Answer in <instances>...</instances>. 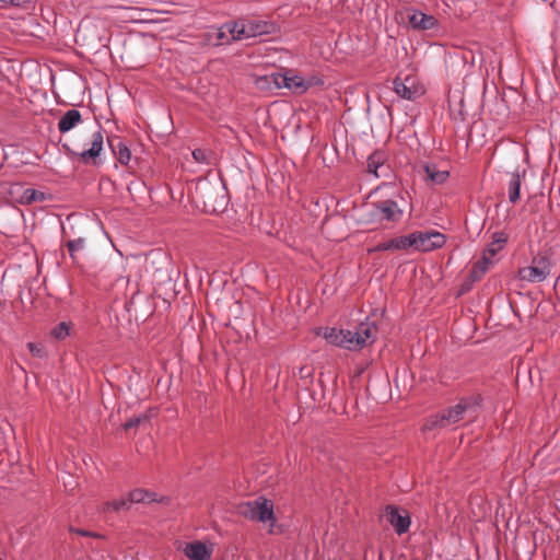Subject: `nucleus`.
I'll list each match as a JSON object with an SVG mask.
<instances>
[{"mask_svg": "<svg viewBox=\"0 0 560 560\" xmlns=\"http://www.w3.org/2000/svg\"><path fill=\"white\" fill-rule=\"evenodd\" d=\"M551 271L550 259L546 256L534 257L530 266L518 269L517 276L522 281L539 283L545 281Z\"/></svg>", "mask_w": 560, "mask_h": 560, "instance_id": "obj_8", "label": "nucleus"}, {"mask_svg": "<svg viewBox=\"0 0 560 560\" xmlns=\"http://www.w3.org/2000/svg\"><path fill=\"white\" fill-rule=\"evenodd\" d=\"M236 38L247 40L262 35H270L278 31L272 21L257 18H242L235 21Z\"/></svg>", "mask_w": 560, "mask_h": 560, "instance_id": "obj_4", "label": "nucleus"}, {"mask_svg": "<svg viewBox=\"0 0 560 560\" xmlns=\"http://www.w3.org/2000/svg\"><path fill=\"white\" fill-rule=\"evenodd\" d=\"M377 328L373 323H361L354 331L348 329H337L335 327L323 328L318 335H322L325 340L335 347H340L347 350L362 349L369 341H373Z\"/></svg>", "mask_w": 560, "mask_h": 560, "instance_id": "obj_1", "label": "nucleus"}, {"mask_svg": "<svg viewBox=\"0 0 560 560\" xmlns=\"http://www.w3.org/2000/svg\"><path fill=\"white\" fill-rule=\"evenodd\" d=\"M131 506L129 497L121 498L119 500L108 501L104 504V510L107 512L114 511L119 512L124 510H129Z\"/></svg>", "mask_w": 560, "mask_h": 560, "instance_id": "obj_24", "label": "nucleus"}, {"mask_svg": "<svg viewBox=\"0 0 560 560\" xmlns=\"http://www.w3.org/2000/svg\"><path fill=\"white\" fill-rule=\"evenodd\" d=\"M479 409V402L474 398H463L459 402L446 410L441 415L432 418L427 422V429L431 430L435 427L448 428L457 424L464 419L474 418Z\"/></svg>", "mask_w": 560, "mask_h": 560, "instance_id": "obj_3", "label": "nucleus"}, {"mask_svg": "<svg viewBox=\"0 0 560 560\" xmlns=\"http://www.w3.org/2000/svg\"><path fill=\"white\" fill-rule=\"evenodd\" d=\"M521 173L518 171L510 173V180L508 183L509 200L515 203L520 199L521 191Z\"/></svg>", "mask_w": 560, "mask_h": 560, "instance_id": "obj_18", "label": "nucleus"}, {"mask_svg": "<svg viewBox=\"0 0 560 560\" xmlns=\"http://www.w3.org/2000/svg\"><path fill=\"white\" fill-rule=\"evenodd\" d=\"M384 516L398 535L408 532L411 522L406 511H400L398 508L389 505L386 508Z\"/></svg>", "mask_w": 560, "mask_h": 560, "instance_id": "obj_12", "label": "nucleus"}, {"mask_svg": "<svg viewBox=\"0 0 560 560\" xmlns=\"http://www.w3.org/2000/svg\"><path fill=\"white\" fill-rule=\"evenodd\" d=\"M113 153L116 155L119 163L128 165L131 160V152L121 140L117 142H109Z\"/></svg>", "mask_w": 560, "mask_h": 560, "instance_id": "obj_20", "label": "nucleus"}, {"mask_svg": "<svg viewBox=\"0 0 560 560\" xmlns=\"http://www.w3.org/2000/svg\"><path fill=\"white\" fill-rule=\"evenodd\" d=\"M0 2L2 3L3 7L20 4V0H0Z\"/></svg>", "mask_w": 560, "mask_h": 560, "instance_id": "obj_33", "label": "nucleus"}, {"mask_svg": "<svg viewBox=\"0 0 560 560\" xmlns=\"http://www.w3.org/2000/svg\"><path fill=\"white\" fill-rule=\"evenodd\" d=\"M368 172L375 178L388 176L389 166L385 164V154L380 151L373 152L368 158Z\"/></svg>", "mask_w": 560, "mask_h": 560, "instance_id": "obj_15", "label": "nucleus"}, {"mask_svg": "<svg viewBox=\"0 0 560 560\" xmlns=\"http://www.w3.org/2000/svg\"><path fill=\"white\" fill-rule=\"evenodd\" d=\"M67 247L70 254V257L74 264L79 262L78 254L85 248V240L83 237H78L75 240H70L67 242Z\"/></svg>", "mask_w": 560, "mask_h": 560, "instance_id": "obj_23", "label": "nucleus"}, {"mask_svg": "<svg viewBox=\"0 0 560 560\" xmlns=\"http://www.w3.org/2000/svg\"><path fill=\"white\" fill-rule=\"evenodd\" d=\"M70 532L73 534L80 535V536H84V537H96L95 533H92V532H89L85 529L70 527Z\"/></svg>", "mask_w": 560, "mask_h": 560, "instance_id": "obj_31", "label": "nucleus"}, {"mask_svg": "<svg viewBox=\"0 0 560 560\" xmlns=\"http://www.w3.org/2000/svg\"><path fill=\"white\" fill-rule=\"evenodd\" d=\"M176 549L188 560H210L213 553V544L210 541H178Z\"/></svg>", "mask_w": 560, "mask_h": 560, "instance_id": "obj_10", "label": "nucleus"}, {"mask_svg": "<svg viewBox=\"0 0 560 560\" xmlns=\"http://www.w3.org/2000/svg\"><path fill=\"white\" fill-rule=\"evenodd\" d=\"M388 250H393L390 240L377 244L376 246L373 247V249L371 252L378 253V252H388Z\"/></svg>", "mask_w": 560, "mask_h": 560, "instance_id": "obj_30", "label": "nucleus"}, {"mask_svg": "<svg viewBox=\"0 0 560 560\" xmlns=\"http://www.w3.org/2000/svg\"><path fill=\"white\" fill-rule=\"evenodd\" d=\"M81 121V113L78 109L67 110L58 121V130L66 133Z\"/></svg>", "mask_w": 560, "mask_h": 560, "instance_id": "obj_17", "label": "nucleus"}, {"mask_svg": "<svg viewBox=\"0 0 560 560\" xmlns=\"http://www.w3.org/2000/svg\"><path fill=\"white\" fill-rule=\"evenodd\" d=\"M508 242V235L504 232H495L492 235V243L487 247L483 253H487L490 257H494L497 253L503 248Z\"/></svg>", "mask_w": 560, "mask_h": 560, "instance_id": "obj_22", "label": "nucleus"}, {"mask_svg": "<svg viewBox=\"0 0 560 560\" xmlns=\"http://www.w3.org/2000/svg\"><path fill=\"white\" fill-rule=\"evenodd\" d=\"M130 503H151L159 501L156 493L144 489H135L128 493Z\"/></svg>", "mask_w": 560, "mask_h": 560, "instance_id": "obj_19", "label": "nucleus"}, {"mask_svg": "<svg viewBox=\"0 0 560 560\" xmlns=\"http://www.w3.org/2000/svg\"><path fill=\"white\" fill-rule=\"evenodd\" d=\"M70 335V325L66 322L59 323L51 330V336L57 340H63Z\"/></svg>", "mask_w": 560, "mask_h": 560, "instance_id": "obj_28", "label": "nucleus"}, {"mask_svg": "<svg viewBox=\"0 0 560 560\" xmlns=\"http://www.w3.org/2000/svg\"><path fill=\"white\" fill-rule=\"evenodd\" d=\"M492 258L487 253H483L481 261H478L472 268L471 273L475 279L487 272Z\"/></svg>", "mask_w": 560, "mask_h": 560, "instance_id": "obj_27", "label": "nucleus"}, {"mask_svg": "<svg viewBox=\"0 0 560 560\" xmlns=\"http://www.w3.org/2000/svg\"><path fill=\"white\" fill-rule=\"evenodd\" d=\"M371 220L377 223H397L404 215V210L393 199H385L373 202L370 211Z\"/></svg>", "mask_w": 560, "mask_h": 560, "instance_id": "obj_7", "label": "nucleus"}, {"mask_svg": "<svg viewBox=\"0 0 560 560\" xmlns=\"http://www.w3.org/2000/svg\"><path fill=\"white\" fill-rule=\"evenodd\" d=\"M277 89H288L293 94H303L312 88L322 86L324 80L318 74L302 75L294 70H287L284 73H272L265 78Z\"/></svg>", "mask_w": 560, "mask_h": 560, "instance_id": "obj_2", "label": "nucleus"}, {"mask_svg": "<svg viewBox=\"0 0 560 560\" xmlns=\"http://www.w3.org/2000/svg\"><path fill=\"white\" fill-rule=\"evenodd\" d=\"M210 38L213 39V44L217 46L240 42L238 38H236L235 21L226 22L214 30L213 33L210 34Z\"/></svg>", "mask_w": 560, "mask_h": 560, "instance_id": "obj_13", "label": "nucleus"}, {"mask_svg": "<svg viewBox=\"0 0 560 560\" xmlns=\"http://www.w3.org/2000/svg\"><path fill=\"white\" fill-rule=\"evenodd\" d=\"M45 199V195L42 191H38L33 188H27L23 191V195L21 196L22 203H33L35 201H43Z\"/></svg>", "mask_w": 560, "mask_h": 560, "instance_id": "obj_26", "label": "nucleus"}, {"mask_svg": "<svg viewBox=\"0 0 560 560\" xmlns=\"http://www.w3.org/2000/svg\"><path fill=\"white\" fill-rule=\"evenodd\" d=\"M423 171L425 173V178L434 185H442L450 177V172L447 170L439 168L435 163H425L423 165Z\"/></svg>", "mask_w": 560, "mask_h": 560, "instance_id": "obj_16", "label": "nucleus"}, {"mask_svg": "<svg viewBox=\"0 0 560 560\" xmlns=\"http://www.w3.org/2000/svg\"><path fill=\"white\" fill-rule=\"evenodd\" d=\"M408 22L412 30L428 31L438 25V21L433 15L425 14L420 10H413L408 15Z\"/></svg>", "mask_w": 560, "mask_h": 560, "instance_id": "obj_14", "label": "nucleus"}, {"mask_svg": "<svg viewBox=\"0 0 560 560\" xmlns=\"http://www.w3.org/2000/svg\"><path fill=\"white\" fill-rule=\"evenodd\" d=\"M395 93L404 100L415 101L423 95L424 90L413 75H406L405 78H396L393 81Z\"/></svg>", "mask_w": 560, "mask_h": 560, "instance_id": "obj_11", "label": "nucleus"}, {"mask_svg": "<svg viewBox=\"0 0 560 560\" xmlns=\"http://www.w3.org/2000/svg\"><path fill=\"white\" fill-rule=\"evenodd\" d=\"M30 351L32 352L33 355L37 357V358H43L45 355V351H44V348L40 346V345H37V343H34V342H30L27 345Z\"/></svg>", "mask_w": 560, "mask_h": 560, "instance_id": "obj_29", "label": "nucleus"}, {"mask_svg": "<svg viewBox=\"0 0 560 560\" xmlns=\"http://www.w3.org/2000/svg\"><path fill=\"white\" fill-rule=\"evenodd\" d=\"M412 249L417 252H431L442 248L446 237L439 231H416L411 233Z\"/></svg>", "mask_w": 560, "mask_h": 560, "instance_id": "obj_9", "label": "nucleus"}, {"mask_svg": "<svg viewBox=\"0 0 560 560\" xmlns=\"http://www.w3.org/2000/svg\"><path fill=\"white\" fill-rule=\"evenodd\" d=\"M69 150V154L72 158H77L81 163L85 165L100 166L103 164V152H104V137L102 131L98 129L91 135L90 147L82 151Z\"/></svg>", "mask_w": 560, "mask_h": 560, "instance_id": "obj_6", "label": "nucleus"}, {"mask_svg": "<svg viewBox=\"0 0 560 560\" xmlns=\"http://www.w3.org/2000/svg\"><path fill=\"white\" fill-rule=\"evenodd\" d=\"M393 250H406L412 248L411 233L390 240Z\"/></svg>", "mask_w": 560, "mask_h": 560, "instance_id": "obj_25", "label": "nucleus"}, {"mask_svg": "<svg viewBox=\"0 0 560 560\" xmlns=\"http://www.w3.org/2000/svg\"><path fill=\"white\" fill-rule=\"evenodd\" d=\"M139 423H140V418H132V419H130L129 421L126 422L125 429L128 430V429L135 428Z\"/></svg>", "mask_w": 560, "mask_h": 560, "instance_id": "obj_32", "label": "nucleus"}, {"mask_svg": "<svg viewBox=\"0 0 560 560\" xmlns=\"http://www.w3.org/2000/svg\"><path fill=\"white\" fill-rule=\"evenodd\" d=\"M240 511L246 518L268 524L270 527L275 525L272 501L264 497L242 504Z\"/></svg>", "mask_w": 560, "mask_h": 560, "instance_id": "obj_5", "label": "nucleus"}, {"mask_svg": "<svg viewBox=\"0 0 560 560\" xmlns=\"http://www.w3.org/2000/svg\"><path fill=\"white\" fill-rule=\"evenodd\" d=\"M191 154L194 160L199 164L211 166L215 163V154L212 150L197 148Z\"/></svg>", "mask_w": 560, "mask_h": 560, "instance_id": "obj_21", "label": "nucleus"}]
</instances>
